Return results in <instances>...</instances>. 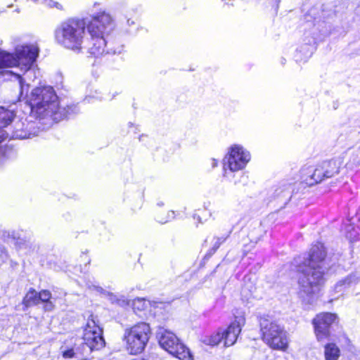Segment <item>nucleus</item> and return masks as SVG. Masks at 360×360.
<instances>
[{
  "label": "nucleus",
  "mask_w": 360,
  "mask_h": 360,
  "mask_svg": "<svg viewBox=\"0 0 360 360\" xmlns=\"http://www.w3.org/2000/svg\"><path fill=\"white\" fill-rule=\"evenodd\" d=\"M325 257L323 245L317 243L313 245L299 277L300 297L309 304L312 303L314 295L318 292L319 286L323 283V275L327 269L324 262Z\"/></svg>",
  "instance_id": "1"
},
{
  "label": "nucleus",
  "mask_w": 360,
  "mask_h": 360,
  "mask_svg": "<svg viewBox=\"0 0 360 360\" xmlns=\"http://www.w3.org/2000/svg\"><path fill=\"white\" fill-rule=\"evenodd\" d=\"M29 105L33 115L40 119L50 118L59 122L67 117L72 107L60 108L58 97L51 86L34 89L29 96Z\"/></svg>",
  "instance_id": "2"
},
{
  "label": "nucleus",
  "mask_w": 360,
  "mask_h": 360,
  "mask_svg": "<svg viewBox=\"0 0 360 360\" xmlns=\"http://www.w3.org/2000/svg\"><path fill=\"white\" fill-rule=\"evenodd\" d=\"M86 22L83 19H68L56 28L55 39L60 46L75 53L88 51L90 42L86 44Z\"/></svg>",
  "instance_id": "3"
},
{
  "label": "nucleus",
  "mask_w": 360,
  "mask_h": 360,
  "mask_svg": "<svg viewBox=\"0 0 360 360\" xmlns=\"http://www.w3.org/2000/svg\"><path fill=\"white\" fill-rule=\"evenodd\" d=\"M86 29L91 36L90 46L88 52L95 57L109 53L105 50V36L108 35L115 28L112 17L105 11L99 12L91 16V20L86 23Z\"/></svg>",
  "instance_id": "4"
},
{
  "label": "nucleus",
  "mask_w": 360,
  "mask_h": 360,
  "mask_svg": "<svg viewBox=\"0 0 360 360\" xmlns=\"http://www.w3.org/2000/svg\"><path fill=\"white\" fill-rule=\"evenodd\" d=\"M39 53L35 45H22L15 48V54L0 51L1 67H18L22 71L29 70Z\"/></svg>",
  "instance_id": "5"
},
{
  "label": "nucleus",
  "mask_w": 360,
  "mask_h": 360,
  "mask_svg": "<svg viewBox=\"0 0 360 360\" xmlns=\"http://www.w3.org/2000/svg\"><path fill=\"white\" fill-rule=\"evenodd\" d=\"M260 331L263 341L271 349L285 352L288 348V333L276 321L266 318L260 319Z\"/></svg>",
  "instance_id": "6"
},
{
  "label": "nucleus",
  "mask_w": 360,
  "mask_h": 360,
  "mask_svg": "<svg viewBox=\"0 0 360 360\" xmlns=\"http://www.w3.org/2000/svg\"><path fill=\"white\" fill-rule=\"evenodd\" d=\"M151 334L149 324L139 323L124 330L123 340L126 348L131 354L141 353L147 345Z\"/></svg>",
  "instance_id": "7"
},
{
  "label": "nucleus",
  "mask_w": 360,
  "mask_h": 360,
  "mask_svg": "<svg viewBox=\"0 0 360 360\" xmlns=\"http://www.w3.org/2000/svg\"><path fill=\"white\" fill-rule=\"evenodd\" d=\"M157 338L160 346L174 356L180 360L192 359L189 349L172 331L160 327L157 330Z\"/></svg>",
  "instance_id": "8"
},
{
  "label": "nucleus",
  "mask_w": 360,
  "mask_h": 360,
  "mask_svg": "<svg viewBox=\"0 0 360 360\" xmlns=\"http://www.w3.org/2000/svg\"><path fill=\"white\" fill-rule=\"evenodd\" d=\"M250 160V154L248 150L240 145L233 146L224 159V176L231 177L229 174L243 169Z\"/></svg>",
  "instance_id": "9"
},
{
  "label": "nucleus",
  "mask_w": 360,
  "mask_h": 360,
  "mask_svg": "<svg viewBox=\"0 0 360 360\" xmlns=\"http://www.w3.org/2000/svg\"><path fill=\"white\" fill-rule=\"evenodd\" d=\"M35 123L27 120H14L7 129L0 128V143L7 138L29 139L36 135Z\"/></svg>",
  "instance_id": "10"
},
{
  "label": "nucleus",
  "mask_w": 360,
  "mask_h": 360,
  "mask_svg": "<svg viewBox=\"0 0 360 360\" xmlns=\"http://www.w3.org/2000/svg\"><path fill=\"white\" fill-rule=\"evenodd\" d=\"M83 340L84 345L89 348L91 352L101 349L105 346L103 330L92 316L87 320L84 327Z\"/></svg>",
  "instance_id": "11"
},
{
  "label": "nucleus",
  "mask_w": 360,
  "mask_h": 360,
  "mask_svg": "<svg viewBox=\"0 0 360 360\" xmlns=\"http://www.w3.org/2000/svg\"><path fill=\"white\" fill-rule=\"evenodd\" d=\"M336 319V314L328 312L320 313L316 316L312 324L318 341H323L328 338L330 335V326Z\"/></svg>",
  "instance_id": "12"
},
{
  "label": "nucleus",
  "mask_w": 360,
  "mask_h": 360,
  "mask_svg": "<svg viewBox=\"0 0 360 360\" xmlns=\"http://www.w3.org/2000/svg\"><path fill=\"white\" fill-rule=\"evenodd\" d=\"M335 162L330 160L323 162L322 166L314 169L309 167L302 170V178H310L314 180H323L324 179L333 178L334 174L338 173Z\"/></svg>",
  "instance_id": "13"
},
{
  "label": "nucleus",
  "mask_w": 360,
  "mask_h": 360,
  "mask_svg": "<svg viewBox=\"0 0 360 360\" xmlns=\"http://www.w3.org/2000/svg\"><path fill=\"white\" fill-rule=\"evenodd\" d=\"M245 324L243 316L236 317V320L226 329L221 332L223 334L224 345L226 347L233 345L241 331V327Z\"/></svg>",
  "instance_id": "14"
},
{
  "label": "nucleus",
  "mask_w": 360,
  "mask_h": 360,
  "mask_svg": "<svg viewBox=\"0 0 360 360\" xmlns=\"http://www.w3.org/2000/svg\"><path fill=\"white\" fill-rule=\"evenodd\" d=\"M2 73L6 79H11L13 82L14 86L17 89L18 92L17 101H20L24 92H25L26 94H27L29 89L28 84H25V81L18 73H15L10 70H5Z\"/></svg>",
  "instance_id": "15"
},
{
  "label": "nucleus",
  "mask_w": 360,
  "mask_h": 360,
  "mask_svg": "<svg viewBox=\"0 0 360 360\" xmlns=\"http://www.w3.org/2000/svg\"><path fill=\"white\" fill-rule=\"evenodd\" d=\"M360 281V276L358 272L351 274L338 281L334 285L333 291L336 293H342L347 289L350 288Z\"/></svg>",
  "instance_id": "16"
},
{
  "label": "nucleus",
  "mask_w": 360,
  "mask_h": 360,
  "mask_svg": "<svg viewBox=\"0 0 360 360\" xmlns=\"http://www.w3.org/2000/svg\"><path fill=\"white\" fill-rule=\"evenodd\" d=\"M15 114L13 110L0 107V128L7 129L14 122Z\"/></svg>",
  "instance_id": "17"
},
{
  "label": "nucleus",
  "mask_w": 360,
  "mask_h": 360,
  "mask_svg": "<svg viewBox=\"0 0 360 360\" xmlns=\"http://www.w3.org/2000/svg\"><path fill=\"white\" fill-rule=\"evenodd\" d=\"M39 293L33 288H30L22 300V304L28 308L31 306L37 305L39 301Z\"/></svg>",
  "instance_id": "18"
},
{
  "label": "nucleus",
  "mask_w": 360,
  "mask_h": 360,
  "mask_svg": "<svg viewBox=\"0 0 360 360\" xmlns=\"http://www.w3.org/2000/svg\"><path fill=\"white\" fill-rule=\"evenodd\" d=\"M340 353L339 348L333 343H329L325 346L324 354L326 360H338Z\"/></svg>",
  "instance_id": "19"
},
{
  "label": "nucleus",
  "mask_w": 360,
  "mask_h": 360,
  "mask_svg": "<svg viewBox=\"0 0 360 360\" xmlns=\"http://www.w3.org/2000/svg\"><path fill=\"white\" fill-rule=\"evenodd\" d=\"M173 219H174V212L172 210L165 212L164 210H159L156 211L155 219L159 223L165 224Z\"/></svg>",
  "instance_id": "20"
},
{
  "label": "nucleus",
  "mask_w": 360,
  "mask_h": 360,
  "mask_svg": "<svg viewBox=\"0 0 360 360\" xmlns=\"http://www.w3.org/2000/svg\"><path fill=\"white\" fill-rule=\"evenodd\" d=\"M345 236L350 242H354L359 240L360 233L353 224H349L345 226Z\"/></svg>",
  "instance_id": "21"
},
{
  "label": "nucleus",
  "mask_w": 360,
  "mask_h": 360,
  "mask_svg": "<svg viewBox=\"0 0 360 360\" xmlns=\"http://www.w3.org/2000/svg\"><path fill=\"white\" fill-rule=\"evenodd\" d=\"M222 340H223V334H221V332L218 331L217 333L213 334L210 337L205 338L203 340V342H205L207 345L214 346V345H218Z\"/></svg>",
  "instance_id": "22"
},
{
  "label": "nucleus",
  "mask_w": 360,
  "mask_h": 360,
  "mask_svg": "<svg viewBox=\"0 0 360 360\" xmlns=\"http://www.w3.org/2000/svg\"><path fill=\"white\" fill-rule=\"evenodd\" d=\"M231 233V231H229L226 236H223L221 237H217L214 238L215 241L212 247V251L214 252L219 246L226 241V240L229 237L230 234Z\"/></svg>",
  "instance_id": "23"
},
{
  "label": "nucleus",
  "mask_w": 360,
  "mask_h": 360,
  "mask_svg": "<svg viewBox=\"0 0 360 360\" xmlns=\"http://www.w3.org/2000/svg\"><path fill=\"white\" fill-rule=\"evenodd\" d=\"M41 4H43L45 6H46L49 8H56L58 10L63 9L62 5L60 3L55 1L53 0H41Z\"/></svg>",
  "instance_id": "24"
},
{
  "label": "nucleus",
  "mask_w": 360,
  "mask_h": 360,
  "mask_svg": "<svg viewBox=\"0 0 360 360\" xmlns=\"http://www.w3.org/2000/svg\"><path fill=\"white\" fill-rule=\"evenodd\" d=\"M39 293V301L42 302H45L49 301L51 298V293L50 291L47 290H43L40 291Z\"/></svg>",
  "instance_id": "25"
},
{
  "label": "nucleus",
  "mask_w": 360,
  "mask_h": 360,
  "mask_svg": "<svg viewBox=\"0 0 360 360\" xmlns=\"http://www.w3.org/2000/svg\"><path fill=\"white\" fill-rule=\"evenodd\" d=\"M7 257L8 255L5 248L3 246L0 245V263L6 262Z\"/></svg>",
  "instance_id": "26"
},
{
  "label": "nucleus",
  "mask_w": 360,
  "mask_h": 360,
  "mask_svg": "<svg viewBox=\"0 0 360 360\" xmlns=\"http://www.w3.org/2000/svg\"><path fill=\"white\" fill-rule=\"evenodd\" d=\"M75 356V352L72 349H68L63 353V356L64 358H72Z\"/></svg>",
  "instance_id": "27"
},
{
  "label": "nucleus",
  "mask_w": 360,
  "mask_h": 360,
  "mask_svg": "<svg viewBox=\"0 0 360 360\" xmlns=\"http://www.w3.org/2000/svg\"><path fill=\"white\" fill-rule=\"evenodd\" d=\"M44 303H45V304H44V308L46 311H50L53 309L54 304L52 303V302H51L49 300V301L45 302Z\"/></svg>",
  "instance_id": "28"
},
{
  "label": "nucleus",
  "mask_w": 360,
  "mask_h": 360,
  "mask_svg": "<svg viewBox=\"0 0 360 360\" xmlns=\"http://www.w3.org/2000/svg\"><path fill=\"white\" fill-rule=\"evenodd\" d=\"M127 22L129 26L134 24V21L131 19H127Z\"/></svg>",
  "instance_id": "29"
},
{
  "label": "nucleus",
  "mask_w": 360,
  "mask_h": 360,
  "mask_svg": "<svg viewBox=\"0 0 360 360\" xmlns=\"http://www.w3.org/2000/svg\"><path fill=\"white\" fill-rule=\"evenodd\" d=\"M163 205H164V203H163L162 202H158V203L157 204V205H158V207H162V206H163Z\"/></svg>",
  "instance_id": "30"
},
{
  "label": "nucleus",
  "mask_w": 360,
  "mask_h": 360,
  "mask_svg": "<svg viewBox=\"0 0 360 360\" xmlns=\"http://www.w3.org/2000/svg\"><path fill=\"white\" fill-rule=\"evenodd\" d=\"M320 182H321V181H316V183H315V184H310V185H309V186H314V185H315V184H317L318 183H320Z\"/></svg>",
  "instance_id": "31"
},
{
  "label": "nucleus",
  "mask_w": 360,
  "mask_h": 360,
  "mask_svg": "<svg viewBox=\"0 0 360 360\" xmlns=\"http://www.w3.org/2000/svg\"><path fill=\"white\" fill-rule=\"evenodd\" d=\"M35 3H41V0H32Z\"/></svg>",
  "instance_id": "32"
}]
</instances>
